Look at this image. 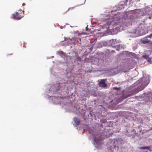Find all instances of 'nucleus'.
<instances>
[{"instance_id": "17", "label": "nucleus", "mask_w": 152, "mask_h": 152, "mask_svg": "<svg viewBox=\"0 0 152 152\" xmlns=\"http://www.w3.org/2000/svg\"><path fill=\"white\" fill-rule=\"evenodd\" d=\"M81 39L80 38H76L75 40V43H77V44H80Z\"/></svg>"}, {"instance_id": "11", "label": "nucleus", "mask_w": 152, "mask_h": 152, "mask_svg": "<svg viewBox=\"0 0 152 152\" xmlns=\"http://www.w3.org/2000/svg\"><path fill=\"white\" fill-rule=\"evenodd\" d=\"M152 36V33L150 35H149L148 36H147V37H144V39L143 40H142V43H144V44H145V43L148 42L150 40H146L145 39H146L147 37H148L150 38Z\"/></svg>"}, {"instance_id": "19", "label": "nucleus", "mask_w": 152, "mask_h": 152, "mask_svg": "<svg viewBox=\"0 0 152 152\" xmlns=\"http://www.w3.org/2000/svg\"><path fill=\"white\" fill-rule=\"evenodd\" d=\"M140 149H148V150H150V147L149 146H145V147H142L140 148Z\"/></svg>"}, {"instance_id": "29", "label": "nucleus", "mask_w": 152, "mask_h": 152, "mask_svg": "<svg viewBox=\"0 0 152 152\" xmlns=\"http://www.w3.org/2000/svg\"><path fill=\"white\" fill-rule=\"evenodd\" d=\"M90 134H91V132H90Z\"/></svg>"}, {"instance_id": "2", "label": "nucleus", "mask_w": 152, "mask_h": 152, "mask_svg": "<svg viewBox=\"0 0 152 152\" xmlns=\"http://www.w3.org/2000/svg\"><path fill=\"white\" fill-rule=\"evenodd\" d=\"M68 82V81L66 80L64 83H57L51 86L48 92L50 95V98H53L52 100L53 102L56 104H59L60 102L63 99L60 96L57 97L58 94L56 92L60 90L62 91L65 88V83Z\"/></svg>"}, {"instance_id": "1", "label": "nucleus", "mask_w": 152, "mask_h": 152, "mask_svg": "<svg viewBox=\"0 0 152 152\" xmlns=\"http://www.w3.org/2000/svg\"><path fill=\"white\" fill-rule=\"evenodd\" d=\"M137 10L126 12L123 14L119 13L114 15L113 18L106 20L103 23V28H106L108 32L112 34H117L124 29L125 27L132 25V14L137 12Z\"/></svg>"}, {"instance_id": "9", "label": "nucleus", "mask_w": 152, "mask_h": 152, "mask_svg": "<svg viewBox=\"0 0 152 152\" xmlns=\"http://www.w3.org/2000/svg\"><path fill=\"white\" fill-rule=\"evenodd\" d=\"M99 85L100 87L102 88H105L107 86V85L105 83V79L102 80L99 83Z\"/></svg>"}, {"instance_id": "10", "label": "nucleus", "mask_w": 152, "mask_h": 152, "mask_svg": "<svg viewBox=\"0 0 152 152\" xmlns=\"http://www.w3.org/2000/svg\"><path fill=\"white\" fill-rule=\"evenodd\" d=\"M114 47L115 48L116 50L117 51H119L120 50L124 49L125 48L124 45L121 44L115 46Z\"/></svg>"}, {"instance_id": "16", "label": "nucleus", "mask_w": 152, "mask_h": 152, "mask_svg": "<svg viewBox=\"0 0 152 152\" xmlns=\"http://www.w3.org/2000/svg\"><path fill=\"white\" fill-rule=\"evenodd\" d=\"M100 44L101 45V47H102V45L104 46H107V44H108V42H100Z\"/></svg>"}, {"instance_id": "8", "label": "nucleus", "mask_w": 152, "mask_h": 152, "mask_svg": "<svg viewBox=\"0 0 152 152\" xmlns=\"http://www.w3.org/2000/svg\"><path fill=\"white\" fill-rule=\"evenodd\" d=\"M23 12H24V11H23ZM23 13H23L22 15H20L19 14V13L17 12L16 14H13L12 15V18L16 19H20L23 16Z\"/></svg>"}, {"instance_id": "22", "label": "nucleus", "mask_w": 152, "mask_h": 152, "mask_svg": "<svg viewBox=\"0 0 152 152\" xmlns=\"http://www.w3.org/2000/svg\"><path fill=\"white\" fill-rule=\"evenodd\" d=\"M124 53H128L127 54H129H129H132V56H133L134 55H135V54H134V53H130V52H128L125 51V52H124Z\"/></svg>"}, {"instance_id": "23", "label": "nucleus", "mask_w": 152, "mask_h": 152, "mask_svg": "<svg viewBox=\"0 0 152 152\" xmlns=\"http://www.w3.org/2000/svg\"><path fill=\"white\" fill-rule=\"evenodd\" d=\"M120 88H118V87H114L113 88V89H115L116 90H118L120 89Z\"/></svg>"}, {"instance_id": "4", "label": "nucleus", "mask_w": 152, "mask_h": 152, "mask_svg": "<svg viewBox=\"0 0 152 152\" xmlns=\"http://www.w3.org/2000/svg\"><path fill=\"white\" fill-rule=\"evenodd\" d=\"M148 32V30L147 28L145 27L143 25H142L139 26L136 29L130 33L132 34V35H130L131 36L135 37L144 35Z\"/></svg>"}, {"instance_id": "30", "label": "nucleus", "mask_w": 152, "mask_h": 152, "mask_svg": "<svg viewBox=\"0 0 152 152\" xmlns=\"http://www.w3.org/2000/svg\"><path fill=\"white\" fill-rule=\"evenodd\" d=\"M67 76H69V75H68V74H67Z\"/></svg>"}, {"instance_id": "32", "label": "nucleus", "mask_w": 152, "mask_h": 152, "mask_svg": "<svg viewBox=\"0 0 152 152\" xmlns=\"http://www.w3.org/2000/svg\"><path fill=\"white\" fill-rule=\"evenodd\" d=\"M61 92H59V93H60Z\"/></svg>"}, {"instance_id": "18", "label": "nucleus", "mask_w": 152, "mask_h": 152, "mask_svg": "<svg viewBox=\"0 0 152 152\" xmlns=\"http://www.w3.org/2000/svg\"><path fill=\"white\" fill-rule=\"evenodd\" d=\"M151 10V8L149 7H145V12L147 14L148 12H149Z\"/></svg>"}, {"instance_id": "31", "label": "nucleus", "mask_w": 152, "mask_h": 152, "mask_svg": "<svg viewBox=\"0 0 152 152\" xmlns=\"http://www.w3.org/2000/svg\"><path fill=\"white\" fill-rule=\"evenodd\" d=\"M46 98H48V96H47Z\"/></svg>"}, {"instance_id": "7", "label": "nucleus", "mask_w": 152, "mask_h": 152, "mask_svg": "<svg viewBox=\"0 0 152 152\" xmlns=\"http://www.w3.org/2000/svg\"><path fill=\"white\" fill-rule=\"evenodd\" d=\"M73 59L74 62L75 61H81V58L79 57L78 54L76 53H73L72 56L70 57V60Z\"/></svg>"}, {"instance_id": "20", "label": "nucleus", "mask_w": 152, "mask_h": 152, "mask_svg": "<svg viewBox=\"0 0 152 152\" xmlns=\"http://www.w3.org/2000/svg\"><path fill=\"white\" fill-rule=\"evenodd\" d=\"M67 79H68L70 83H72V81L74 80V77H68Z\"/></svg>"}, {"instance_id": "24", "label": "nucleus", "mask_w": 152, "mask_h": 152, "mask_svg": "<svg viewBox=\"0 0 152 152\" xmlns=\"http://www.w3.org/2000/svg\"><path fill=\"white\" fill-rule=\"evenodd\" d=\"M25 5V3H23L22 4V6H23Z\"/></svg>"}, {"instance_id": "5", "label": "nucleus", "mask_w": 152, "mask_h": 152, "mask_svg": "<svg viewBox=\"0 0 152 152\" xmlns=\"http://www.w3.org/2000/svg\"><path fill=\"white\" fill-rule=\"evenodd\" d=\"M91 137L94 140V144L95 147L97 148H100L101 147V141L104 139L103 137H101L100 134L97 132H93Z\"/></svg>"}, {"instance_id": "6", "label": "nucleus", "mask_w": 152, "mask_h": 152, "mask_svg": "<svg viewBox=\"0 0 152 152\" xmlns=\"http://www.w3.org/2000/svg\"><path fill=\"white\" fill-rule=\"evenodd\" d=\"M57 53L64 60L66 61V62L68 60H70V57L67 56L66 54L62 51H57Z\"/></svg>"}, {"instance_id": "15", "label": "nucleus", "mask_w": 152, "mask_h": 152, "mask_svg": "<svg viewBox=\"0 0 152 152\" xmlns=\"http://www.w3.org/2000/svg\"><path fill=\"white\" fill-rule=\"evenodd\" d=\"M73 120L77 125H79L80 123V121L79 119L77 118H73Z\"/></svg>"}, {"instance_id": "13", "label": "nucleus", "mask_w": 152, "mask_h": 152, "mask_svg": "<svg viewBox=\"0 0 152 152\" xmlns=\"http://www.w3.org/2000/svg\"><path fill=\"white\" fill-rule=\"evenodd\" d=\"M109 149L110 152H115L116 150L115 146L113 145L112 146H111Z\"/></svg>"}, {"instance_id": "28", "label": "nucleus", "mask_w": 152, "mask_h": 152, "mask_svg": "<svg viewBox=\"0 0 152 152\" xmlns=\"http://www.w3.org/2000/svg\"><path fill=\"white\" fill-rule=\"evenodd\" d=\"M60 104H61V103H60Z\"/></svg>"}, {"instance_id": "12", "label": "nucleus", "mask_w": 152, "mask_h": 152, "mask_svg": "<svg viewBox=\"0 0 152 152\" xmlns=\"http://www.w3.org/2000/svg\"><path fill=\"white\" fill-rule=\"evenodd\" d=\"M142 57L145 58L150 63H151V58H149V55L148 54H145V55L142 56Z\"/></svg>"}, {"instance_id": "26", "label": "nucleus", "mask_w": 152, "mask_h": 152, "mask_svg": "<svg viewBox=\"0 0 152 152\" xmlns=\"http://www.w3.org/2000/svg\"><path fill=\"white\" fill-rule=\"evenodd\" d=\"M151 18V17L150 16L149 17V18L150 19V18Z\"/></svg>"}, {"instance_id": "25", "label": "nucleus", "mask_w": 152, "mask_h": 152, "mask_svg": "<svg viewBox=\"0 0 152 152\" xmlns=\"http://www.w3.org/2000/svg\"><path fill=\"white\" fill-rule=\"evenodd\" d=\"M150 53V54L152 53V51L151 53Z\"/></svg>"}, {"instance_id": "3", "label": "nucleus", "mask_w": 152, "mask_h": 152, "mask_svg": "<svg viewBox=\"0 0 152 152\" xmlns=\"http://www.w3.org/2000/svg\"><path fill=\"white\" fill-rule=\"evenodd\" d=\"M150 76L149 75H146L145 76L140 79L138 81L132 85L133 87L136 86L138 85L137 87L134 90H131L127 93H126L124 95H126L125 98H126L131 95L137 93L139 91L143 90L149 83L150 81Z\"/></svg>"}, {"instance_id": "27", "label": "nucleus", "mask_w": 152, "mask_h": 152, "mask_svg": "<svg viewBox=\"0 0 152 152\" xmlns=\"http://www.w3.org/2000/svg\"><path fill=\"white\" fill-rule=\"evenodd\" d=\"M87 27H86V30H87Z\"/></svg>"}, {"instance_id": "14", "label": "nucleus", "mask_w": 152, "mask_h": 152, "mask_svg": "<svg viewBox=\"0 0 152 152\" xmlns=\"http://www.w3.org/2000/svg\"><path fill=\"white\" fill-rule=\"evenodd\" d=\"M116 42V39H112L110 40L108 42V45H114L115 44Z\"/></svg>"}, {"instance_id": "21", "label": "nucleus", "mask_w": 152, "mask_h": 152, "mask_svg": "<svg viewBox=\"0 0 152 152\" xmlns=\"http://www.w3.org/2000/svg\"><path fill=\"white\" fill-rule=\"evenodd\" d=\"M122 2H121L119 4V5L120 6H122L123 7V8H124L125 7V6H126V2L124 3L123 2L122 3H121Z\"/></svg>"}]
</instances>
